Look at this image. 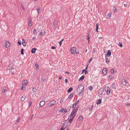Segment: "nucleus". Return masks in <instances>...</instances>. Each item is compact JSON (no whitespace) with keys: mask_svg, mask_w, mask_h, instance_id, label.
<instances>
[{"mask_svg":"<svg viewBox=\"0 0 130 130\" xmlns=\"http://www.w3.org/2000/svg\"><path fill=\"white\" fill-rule=\"evenodd\" d=\"M111 51L110 50H108V51H107V54H105V57H106V56L109 57L111 55Z\"/></svg>","mask_w":130,"mask_h":130,"instance_id":"nucleus-5","label":"nucleus"},{"mask_svg":"<svg viewBox=\"0 0 130 130\" xmlns=\"http://www.w3.org/2000/svg\"><path fill=\"white\" fill-rule=\"evenodd\" d=\"M113 10L114 13H117V12L118 10L116 8V7L115 6H114L113 8Z\"/></svg>","mask_w":130,"mask_h":130,"instance_id":"nucleus-19","label":"nucleus"},{"mask_svg":"<svg viewBox=\"0 0 130 130\" xmlns=\"http://www.w3.org/2000/svg\"><path fill=\"white\" fill-rule=\"evenodd\" d=\"M92 58H91L90 59V60H89V61H88L89 63H90L91 62V61L92 60Z\"/></svg>","mask_w":130,"mask_h":130,"instance_id":"nucleus-55","label":"nucleus"},{"mask_svg":"<svg viewBox=\"0 0 130 130\" xmlns=\"http://www.w3.org/2000/svg\"><path fill=\"white\" fill-rule=\"evenodd\" d=\"M36 29H35L33 31V33L35 35L36 34H37L36 32Z\"/></svg>","mask_w":130,"mask_h":130,"instance_id":"nucleus-40","label":"nucleus"},{"mask_svg":"<svg viewBox=\"0 0 130 130\" xmlns=\"http://www.w3.org/2000/svg\"><path fill=\"white\" fill-rule=\"evenodd\" d=\"M93 105H92L91 107L89 109V110L91 111L92 110V108H93Z\"/></svg>","mask_w":130,"mask_h":130,"instance_id":"nucleus-48","label":"nucleus"},{"mask_svg":"<svg viewBox=\"0 0 130 130\" xmlns=\"http://www.w3.org/2000/svg\"><path fill=\"white\" fill-rule=\"evenodd\" d=\"M74 94V93H72L69 95L68 98L70 100H71V98L73 97Z\"/></svg>","mask_w":130,"mask_h":130,"instance_id":"nucleus-14","label":"nucleus"},{"mask_svg":"<svg viewBox=\"0 0 130 130\" xmlns=\"http://www.w3.org/2000/svg\"><path fill=\"white\" fill-rule=\"evenodd\" d=\"M27 84V82L26 80H25L24 81H22V86H26Z\"/></svg>","mask_w":130,"mask_h":130,"instance_id":"nucleus-7","label":"nucleus"},{"mask_svg":"<svg viewBox=\"0 0 130 130\" xmlns=\"http://www.w3.org/2000/svg\"><path fill=\"white\" fill-rule=\"evenodd\" d=\"M32 101H30V102L29 103V107H30L31 106V104H32Z\"/></svg>","mask_w":130,"mask_h":130,"instance_id":"nucleus-54","label":"nucleus"},{"mask_svg":"<svg viewBox=\"0 0 130 130\" xmlns=\"http://www.w3.org/2000/svg\"><path fill=\"white\" fill-rule=\"evenodd\" d=\"M65 83H67L68 82V80L67 79H65Z\"/></svg>","mask_w":130,"mask_h":130,"instance_id":"nucleus-61","label":"nucleus"},{"mask_svg":"<svg viewBox=\"0 0 130 130\" xmlns=\"http://www.w3.org/2000/svg\"><path fill=\"white\" fill-rule=\"evenodd\" d=\"M76 49L75 47H73L71 49V53L72 54H74L76 52Z\"/></svg>","mask_w":130,"mask_h":130,"instance_id":"nucleus-4","label":"nucleus"},{"mask_svg":"<svg viewBox=\"0 0 130 130\" xmlns=\"http://www.w3.org/2000/svg\"><path fill=\"white\" fill-rule=\"evenodd\" d=\"M65 123H64L63 126L61 127V128L60 130H64L67 127V126H65L64 127V124H65Z\"/></svg>","mask_w":130,"mask_h":130,"instance_id":"nucleus-16","label":"nucleus"},{"mask_svg":"<svg viewBox=\"0 0 130 130\" xmlns=\"http://www.w3.org/2000/svg\"><path fill=\"white\" fill-rule=\"evenodd\" d=\"M64 112L65 113L67 112H68V110L67 109H66L65 110H64Z\"/></svg>","mask_w":130,"mask_h":130,"instance_id":"nucleus-59","label":"nucleus"},{"mask_svg":"<svg viewBox=\"0 0 130 130\" xmlns=\"http://www.w3.org/2000/svg\"><path fill=\"white\" fill-rule=\"evenodd\" d=\"M5 46L6 47H8L10 45V44L9 42L7 41L5 43Z\"/></svg>","mask_w":130,"mask_h":130,"instance_id":"nucleus-15","label":"nucleus"},{"mask_svg":"<svg viewBox=\"0 0 130 130\" xmlns=\"http://www.w3.org/2000/svg\"><path fill=\"white\" fill-rule=\"evenodd\" d=\"M105 90L107 93V95H109L110 94L111 92L110 89L109 87H106L105 88Z\"/></svg>","mask_w":130,"mask_h":130,"instance_id":"nucleus-3","label":"nucleus"},{"mask_svg":"<svg viewBox=\"0 0 130 130\" xmlns=\"http://www.w3.org/2000/svg\"><path fill=\"white\" fill-rule=\"evenodd\" d=\"M92 88L93 87L92 86L89 87L88 88L89 89L90 91H91L92 89Z\"/></svg>","mask_w":130,"mask_h":130,"instance_id":"nucleus-42","label":"nucleus"},{"mask_svg":"<svg viewBox=\"0 0 130 130\" xmlns=\"http://www.w3.org/2000/svg\"><path fill=\"white\" fill-rule=\"evenodd\" d=\"M95 49L94 48L93 50V53H94L95 52Z\"/></svg>","mask_w":130,"mask_h":130,"instance_id":"nucleus-63","label":"nucleus"},{"mask_svg":"<svg viewBox=\"0 0 130 130\" xmlns=\"http://www.w3.org/2000/svg\"><path fill=\"white\" fill-rule=\"evenodd\" d=\"M86 70H85V69H83L82 71V73H83L84 72H85V71Z\"/></svg>","mask_w":130,"mask_h":130,"instance_id":"nucleus-60","label":"nucleus"},{"mask_svg":"<svg viewBox=\"0 0 130 130\" xmlns=\"http://www.w3.org/2000/svg\"><path fill=\"white\" fill-rule=\"evenodd\" d=\"M51 48L53 49H55L56 47L55 46H52L51 47Z\"/></svg>","mask_w":130,"mask_h":130,"instance_id":"nucleus-56","label":"nucleus"},{"mask_svg":"<svg viewBox=\"0 0 130 130\" xmlns=\"http://www.w3.org/2000/svg\"><path fill=\"white\" fill-rule=\"evenodd\" d=\"M102 102V99H100L98 100V101L96 102V104L97 105H98L100 104Z\"/></svg>","mask_w":130,"mask_h":130,"instance_id":"nucleus-22","label":"nucleus"},{"mask_svg":"<svg viewBox=\"0 0 130 130\" xmlns=\"http://www.w3.org/2000/svg\"><path fill=\"white\" fill-rule=\"evenodd\" d=\"M88 73V72L87 71V70H86L85 72V74H87Z\"/></svg>","mask_w":130,"mask_h":130,"instance_id":"nucleus-57","label":"nucleus"},{"mask_svg":"<svg viewBox=\"0 0 130 130\" xmlns=\"http://www.w3.org/2000/svg\"><path fill=\"white\" fill-rule=\"evenodd\" d=\"M26 97L24 95L21 98V100L22 101H24V99H25Z\"/></svg>","mask_w":130,"mask_h":130,"instance_id":"nucleus-23","label":"nucleus"},{"mask_svg":"<svg viewBox=\"0 0 130 130\" xmlns=\"http://www.w3.org/2000/svg\"><path fill=\"white\" fill-rule=\"evenodd\" d=\"M126 105L127 106H129L130 105V103H128Z\"/></svg>","mask_w":130,"mask_h":130,"instance_id":"nucleus-62","label":"nucleus"},{"mask_svg":"<svg viewBox=\"0 0 130 130\" xmlns=\"http://www.w3.org/2000/svg\"><path fill=\"white\" fill-rule=\"evenodd\" d=\"M20 119V117H19L16 120V122H18L19 121Z\"/></svg>","mask_w":130,"mask_h":130,"instance_id":"nucleus-51","label":"nucleus"},{"mask_svg":"<svg viewBox=\"0 0 130 130\" xmlns=\"http://www.w3.org/2000/svg\"><path fill=\"white\" fill-rule=\"evenodd\" d=\"M50 103H51L53 104L54 105L56 103V102L54 100H52L50 102Z\"/></svg>","mask_w":130,"mask_h":130,"instance_id":"nucleus-26","label":"nucleus"},{"mask_svg":"<svg viewBox=\"0 0 130 130\" xmlns=\"http://www.w3.org/2000/svg\"><path fill=\"white\" fill-rule=\"evenodd\" d=\"M98 25L99 24L98 23H97L96 24V31L97 32H98Z\"/></svg>","mask_w":130,"mask_h":130,"instance_id":"nucleus-25","label":"nucleus"},{"mask_svg":"<svg viewBox=\"0 0 130 130\" xmlns=\"http://www.w3.org/2000/svg\"><path fill=\"white\" fill-rule=\"evenodd\" d=\"M115 84L113 83L111 87L112 89H114L115 87Z\"/></svg>","mask_w":130,"mask_h":130,"instance_id":"nucleus-36","label":"nucleus"},{"mask_svg":"<svg viewBox=\"0 0 130 130\" xmlns=\"http://www.w3.org/2000/svg\"><path fill=\"white\" fill-rule=\"evenodd\" d=\"M43 35V32H41L39 34L40 36H42Z\"/></svg>","mask_w":130,"mask_h":130,"instance_id":"nucleus-58","label":"nucleus"},{"mask_svg":"<svg viewBox=\"0 0 130 130\" xmlns=\"http://www.w3.org/2000/svg\"><path fill=\"white\" fill-rule=\"evenodd\" d=\"M15 60H13L11 62V63H10V64H11L13 66H14V62H15Z\"/></svg>","mask_w":130,"mask_h":130,"instance_id":"nucleus-43","label":"nucleus"},{"mask_svg":"<svg viewBox=\"0 0 130 130\" xmlns=\"http://www.w3.org/2000/svg\"><path fill=\"white\" fill-rule=\"evenodd\" d=\"M84 89V86L80 84L78 86L77 89V92L79 93L78 95H80L83 91Z\"/></svg>","mask_w":130,"mask_h":130,"instance_id":"nucleus-1","label":"nucleus"},{"mask_svg":"<svg viewBox=\"0 0 130 130\" xmlns=\"http://www.w3.org/2000/svg\"><path fill=\"white\" fill-rule=\"evenodd\" d=\"M54 105L51 103H50V102L48 104L47 106L49 107H51L52 106Z\"/></svg>","mask_w":130,"mask_h":130,"instance_id":"nucleus-30","label":"nucleus"},{"mask_svg":"<svg viewBox=\"0 0 130 130\" xmlns=\"http://www.w3.org/2000/svg\"><path fill=\"white\" fill-rule=\"evenodd\" d=\"M104 91V89L103 88H100L99 90V94L100 95H101Z\"/></svg>","mask_w":130,"mask_h":130,"instance_id":"nucleus-6","label":"nucleus"},{"mask_svg":"<svg viewBox=\"0 0 130 130\" xmlns=\"http://www.w3.org/2000/svg\"><path fill=\"white\" fill-rule=\"evenodd\" d=\"M18 43L19 45H21V41L19 40L18 41Z\"/></svg>","mask_w":130,"mask_h":130,"instance_id":"nucleus-49","label":"nucleus"},{"mask_svg":"<svg viewBox=\"0 0 130 130\" xmlns=\"http://www.w3.org/2000/svg\"><path fill=\"white\" fill-rule=\"evenodd\" d=\"M28 24L29 25V26H31V21H29L28 22Z\"/></svg>","mask_w":130,"mask_h":130,"instance_id":"nucleus-52","label":"nucleus"},{"mask_svg":"<svg viewBox=\"0 0 130 130\" xmlns=\"http://www.w3.org/2000/svg\"><path fill=\"white\" fill-rule=\"evenodd\" d=\"M32 91L34 92H35L37 91V89L36 88H33Z\"/></svg>","mask_w":130,"mask_h":130,"instance_id":"nucleus-39","label":"nucleus"},{"mask_svg":"<svg viewBox=\"0 0 130 130\" xmlns=\"http://www.w3.org/2000/svg\"><path fill=\"white\" fill-rule=\"evenodd\" d=\"M24 49L23 48H22L21 50V54L22 55H23L24 54Z\"/></svg>","mask_w":130,"mask_h":130,"instance_id":"nucleus-33","label":"nucleus"},{"mask_svg":"<svg viewBox=\"0 0 130 130\" xmlns=\"http://www.w3.org/2000/svg\"><path fill=\"white\" fill-rule=\"evenodd\" d=\"M79 100H78L74 103L72 106V108L74 109L76 106L79 103Z\"/></svg>","mask_w":130,"mask_h":130,"instance_id":"nucleus-8","label":"nucleus"},{"mask_svg":"<svg viewBox=\"0 0 130 130\" xmlns=\"http://www.w3.org/2000/svg\"><path fill=\"white\" fill-rule=\"evenodd\" d=\"M105 60L106 62L107 63H109L110 61L108 58L107 57V56L105 57Z\"/></svg>","mask_w":130,"mask_h":130,"instance_id":"nucleus-21","label":"nucleus"},{"mask_svg":"<svg viewBox=\"0 0 130 130\" xmlns=\"http://www.w3.org/2000/svg\"><path fill=\"white\" fill-rule=\"evenodd\" d=\"M13 66L11 64H10L9 66H8V68L9 70H11L13 69Z\"/></svg>","mask_w":130,"mask_h":130,"instance_id":"nucleus-11","label":"nucleus"},{"mask_svg":"<svg viewBox=\"0 0 130 130\" xmlns=\"http://www.w3.org/2000/svg\"><path fill=\"white\" fill-rule=\"evenodd\" d=\"M62 78V77L61 76H60L59 77V78L60 79H61Z\"/></svg>","mask_w":130,"mask_h":130,"instance_id":"nucleus-64","label":"nucleus"},{"mask_svg":"<svg viewBox=\"0 0 130 130\" xmlns=\"http://www.w3.org/2000/svg\"><path fill=\"white\" fill-rule=\"evenodd\" d=\"M113 77L112 75H110L109 76V79H111Z\"/></svg>","mask_w":130,"mask_h":130,"instance_id":"nucleus-46","label":"nucleus"},{"mask_svg":"<svg viewBox=\"0 0 130 130\" xmlns=\"http://www.w3.org/2000/svg\"><path fill=\"white\" fill-rule=\"evenodd\" d=\"M35 66L37 68L38 67V65L37 63H36L35 64Z\"/></svg>","mask_w":130,"mask_h":130,"instance_id":"nucleus-53","label":"nucleus"},{"mask_svg":"<svg viewBox=\"0 0 130 130\" xmlns=\"http://www.w3.org/2000/svg\"><path fill=\"white\" fill-rule=\"evenodd\" d=\"M102 72L103 74L105 75L107 73L106 69L105 68H104L102 70Z\"/></svg>","mask_w":130,"mask_h":130,"instance_id":"nucleus-12","label":"nucleus"},{"mask_svg":"<svg viewBox=\"0 0 130 130\" xmlns=\"http://www.w3.org/2000/svg\"><path fill=\"white\" fill-rule=\"evenodd\" d=\"M6 88L5 87H3L2 88V91L3 92H4L6 91Z\"/></svg>","mask_w":130,"mask_h":130,"instance_id":"nucleus-27","label":"nucleus"},{"mask_svg":"<svg viewBox=\"0 0 130 130\" xmlns=\"http://www.w3.org/2000/svg\"><path fill=\"white\" fill-rule=\"evenodd\" d=\"M64 109L63 108H62L61 109H60L59 110V112H62L63 111H64Z\"/></svg>","mask_w":130,"mask_h":130,"instance_id":"nucleus-45","label":"nucleus"},{"mask_svg":"<svg viewBox=\"0 0 130 130\" xmlns=\"http://www.w3.org/2000/svg\"><path fill=\"white\" fill-rule=\"evenodd\" d=\"M45 102L44 101H41L40 103V105L41 107H42L45 104Z\"/></svg>","mask_w":130,"mask_h":130,"instance_id":"nucleus-9","label":"nucleus"},{"mask_svg":"<svg viewBox=\"0 0 130 130\" xmlns=\"http://www.w3.org/2000/svg\"><path fill=\"white\" fill-rule=\"evenodd\" d=\"M53 24L56 27L58 25V22L56 20H54Z\"/></svg>","mask_w":130,"mask_h":130,"instance_id":"nucleus-10","label":"nucleus"},{"mask_svg":"<svg viewBox=\"0 0 130 130\" xmlns=\"http://www.w3.org/2000/svg\"><path fill=\"white\" fill-rule=\"evenodd\" d=\"M114 72V69H111V73H113Z\"/></svg>","mask_w":130,"mask_h":130,"instance_id":"nucleus-50","label":"nucleus"},{"mask_svg":"<svg viewBox=\"0 0 130 130\" xmlns=\"http://www.w3.org/2000/svg\"><path fill=\"white\" fill-rule=\"evenodd\" d=\"M111 12L109 13L107 15V17L109 18H110L111 15Z\"/></svg>","mask_w":130,"mask_h":130,"instance_id":"nucleus-34","label":"nucleus"},{"mask_svg":"<svg viewBox=\"0 0 130 130\" xmlns=\"http://www.w3.org/2000/svg\"><path fill=\"white\" fill-rule=\"evenodd\" d=\"M37 10L38 12V14H39V11L40 10V8H37Z\"/></svg>","mask_w":130,"mask_h":130,"instance_id":"nucleus-47","label":"nucleus"},{"mask_svg":"<svg viewBox=\"0 0 130 130\" xmlns=\"http://www.w3.org/2000/svg\"><path fill=\"white\" fill-rule=\"evenodd\" d=\"M45 80V77L43 76L42 79V81L43 82H44Z\"/></svg>","mask_w":130,"mask_h":130,"instance_id":"nucleus-29","label":"nucleus"},{"mask_svg":"<svg viewBox=\"0 0 130 130\" xmlns=\"http://www.w3.org/2000/svg\"><path fill=\"white\" fill-rule=\"evenodd\" d=\"M122 83L123 85H126V82L125 79H123L122 80Z\"/></svg>","mask_w":130,"mask_h":130,"instance_id":"nucleus-17","label":"nucleus"},{"mask_svg":"<svg viewBox=\"0 0 130 130\" xmlns=\"http://www.w3.org/2000/svg\"><path fill=\"white\" fill-rule=\"evenodd\" d=\"M36 48H32L31 50V52L32 53L34 54L35 53L36 50Z\"/></svg>","mask_w":130,"mask_h":130,"instance_id":"nucleus-13","label":"nucleus"},{"mask_svg":"<svg viewBox=\"0 0 130 130\" xmlns=\"http://www.w3.org/2000/svg\"><path fill=\"white\" fill-rule=\"evenodd\" d=\"M89 34H90L89 33L88 34V35L87 36V39L88 41V42L89 43L90 38V36H89Z\"/></svg>","mask_w":130,"mask_h":130,"instance_id":"nucleus-20","label":"nucleus"},{"mask_svg":"<svg viewBox=\"0 0 130 130\" xmlns=\"http://www.w3.org/2000/svg\"><path fill=\"white\" fill-rule=\"evenodd\" d=\"M83 118V117L82 116H79L78 118V120H82Z\"/></svg>","mask_w":130,"mask_h":130,"instance_id":"nucleus-31","label":"nucleus"},{"mask_svg":"<svg viewBox=\"0 0 130 130\" xmlns=\"http://www.w3.org/2000/svg\"><path fill=\"white\" fill-rule=\"evenodd\" d=\"M74 118V117H73L72 118H71L69 120V123H71L72 122Z\"/></svg>","mask_w":130,"mask_h":130,"instance_id":"nucleus-28","label":"nucleus"},{"mask_svg":"<svg viewBox=\"0 0 130 130\" xmlns=\"http://www.w3.org/2000/svg\"><path fill=\"white\" fill-rule=\"evenodd\" d=\"M79 105H78L75 108H74V109L73 108V109H74V110H76V111L77 112V110L78 109V108L79 107Z\"/></svg>","mask_w":130,"mask_h":130,"instance_id":"nucleus-37","label":"nucleus"},{"mask_svg":"<svg viewBox=\"0 0 130 130\" xmlns=\"http://www.w3.org/2000/svg\"><path fill=\"white\" fill-rule=\"evenodd\" d=\"M22 44L23 45V46H24L26 45V42L25 40H24V41H22Z\"/></svg>","mask_w":130,"mask_h":130,"instance_id":"nucleus-32","label":"nucleus"},{"mask_svg":"<svg viewBox=\"0 0 130 130\" xmlns=\"http://www.w3.org/2000/svg\"><path fill=\"white\" fill-rule=\"evenodd\" d=\"M73 89V88H72L71 87H70L68 90L67 92L68 93H70L71 91H72Z\"/></svg>","mask_w":130,"mask_h":130,"instance_id":"nucleus-24","label":"nucleus"},{"mask_svg":"<svg viewBox=\"0 0 130 130\" xmlns=\"http://www.w3.org/2000/svg\"><path fill=\"white\" fill-rule=\"evenodd\" d=\"M63 40V39H61V40L59 42V43L60 46H61V45L62 43Z\"/></svg>","mask_w":130,"mask_h":130,"instance_id":"nucleus-38","label":"nucleus"},{"mask_svg":"<svg viewBox=\"0 0 130 130\" xmlns=\"http://www.w3.org/2000/svg\"><path fill=\"white\" fill-rule=\"evenodd\" d=\"M71 107H72L70 105V106H68V107L67 108V110H68V111H69L70 110V109H71Z\"/></svg>","mask_w":130,"mask_h":130,"instance_id":"nucleus-41","label":"nucleus"},{"mask_svg":"<svg viewBox=\"0 0 130 130\" xmlns=\"http://www.w3.org/2000/svg\"><path fill=\"white\" fill-rule=\"evenodd\" d=\"M84 77H85V76L84 75L82 76L79 79V80H78L79 81H82L84 79Z\"/></svg>","mask_w":130,"mask_h":130,"instance_id":"nucleus-18","label":"nucleus"},{"mask_svg":"<svg viewBox=\"0 0 130 130\" xmlns=\"http://www.w3.org/2000/svg\"><path fill=\"white\" fill-rule=\"evenodd\" d=\"M76 110H74L73 109V110L72 112L70 115L68 119H69V118L71 116L74 117H75L76 115V113L77 112Z\"/></svg>","mask_w":130,"mask_h":130,"instance_id":"nucleus-2","label":"nucleus"},{"mask_svg":"<svg viewBox=\"0 0 130 130\" xmlns=\"http://www.w3.org/2000/svg\"><path fill=\"white\" fill-rule=\"evenodd\" d=\"M25 88L24 87V86H22V87L21 88V90H25Z\"/></svg>","mask_w":130,"mask_h":130,"instance_id":"nucleus-35","label":"nucleus"},{"mask_svg":"<svg viewBox=\"0 0 130 130\" xmlns=\"http://www.w3.org/2000/svg\"><path fill=\"white\" fill-rule=\"evenodd\" d=\"M118 45L119 46H120V47H122V43L121 42H120L119 43Z\"/></svg>","mask_w":130,"mask_h":130,"instance_id":"nucleus-44","label":"nucleus"}]
</instances>
